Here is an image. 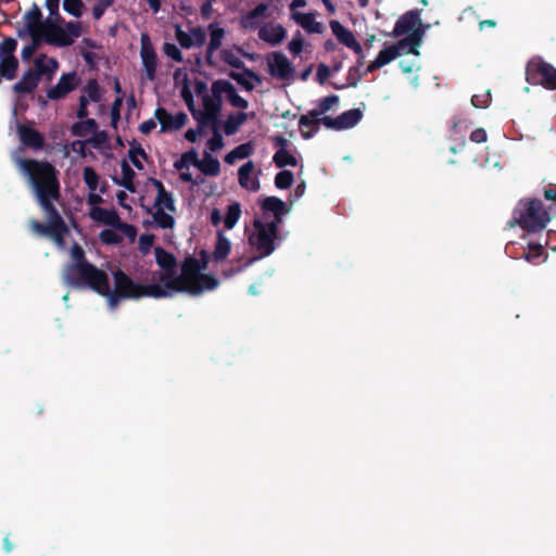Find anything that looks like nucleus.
Returning <instances> with one entry per match:
<instances>
[{
    "label": "nucleus",
    "instance_id": "63",
    "mask_svg": "<svg viewBox=\"0 0 556 556\" xmlns=\"http://www.w3.org/2000/svg\"><path fill=\"white\" fill-rule=\"evenodd\" d=\"M71 147L74 152H77V153L84 155L85 142L77 140V141H74Z\"/></svg>",
    "mask_w": 556,
    "mask_h": 556
},
{
    "label": "nucleus",
    "instance_id": "33",
    "mask_svg": "<svg viewBox=\"0 0 556 556\" xmlns=\"http://www.w3.org/2000/svg\"><path fill=\"white\" fill-rule=\"evenodd\" d=\"M330 28L340 43L348 47L355 39L353 33L344 27L339 21H330Z\"/></svg>",
    "mask_w": 556,
    "mask_h": 556
},
{
    "label": "nucleus",
    "instance_id": "29",
    "mask_svg": "<svg viewBox=\"0 0 556 556\" xmlns=\"http://www.w3.org/2000/svg\"><path fill=\"white\" fill-rule=\"evenodd\" d=\"M245 56H248V54L238 47H231L222 51L223 60L236 68H239L243 64Z\"/></svg>",
    "mask_w": 556,
    "mask_h": 556
},
{
    "label": "nucleus",
    "instance_id": "61",
    "mask_svg": "<svg viewBox=\"0 0 556 556\" xmlns=\"http://www.w3.org/2000/svg\"><path fill=\"white\" fill-rule=\"evenodd\" d=\"M202 135V130L201 129H189L185 137L188 141L190 142H195L200 136Z\"/></svg>",
    "mask_w": 556,
    "mask_h": 556
},
{
    "label": "nucleus",
    "instance_id": "41",
    "mask_svg": "<svg viewBox=\"0 0 556 556\" xmlns=\"http://www.w3.org/2000/svg\"><path fill=\"white\" fill-rule=\"evenodd\" d=\"M241 216V206L239 203H232L228 206L224 224L227 229H232Z\"/></svg>",
    "mask_w": 556,
    "mask_h": 556
},
{
    "label": "nucleus",
    "instance_id": "20",
    "mask_svg": "<svg viewBox=\"0 0 556 556\" xmlns=\"http://www.w3.org/2000/svg\"><path fill=\"white\" fill-rule=\"evenodd\" d=\"M239 184L242 188L250 191H257L260 189V182L252 162H247L239 168Z\"/></svg>",
    "mask_w": 556,
    "mask_h": 556
},
{
    "label": "nucleus",
    "instance_id": "46",
    "mask_svg": "<svg viewBox=\"0 0 556 556\" xmlns=\"http://www.w3.org/2000/svg\"><path fill=\"white\" fill-rule=\"evenodd\" d=\"M294 67L291 62L280 53V80L290 79L293 77Z\"/></svg>",
    "mask_w": 556,
    "mask_h": 556
},
{
    "label": "nucleus",
    "instance_id": "45",
    "mask_svg": "<svg viewBox=\"0 0 556 556\" xmlns=\"http://www.w3.org/2000/svg\"><path fill=\"white\" fill-rule=\"evenodd\" d=\"M64 10L75 17H79L83 14V2L81 0H64Z\"/></svg>",
    "mask_w": 556,
    "mask_h": 556
},
{
    "label": "nucleus",
    "instance_id": "22",
    "mask_svg": "<svg viewBox=\"0 0 556 556\" xmlns=\"http://www.w3.org/2000/svg\"><path fill=\"white\" fill-rule=\"evenodd\" d=\"M429 27H430V25H426V26H424L421 28L418 27L416 30L410 31L409 34H406L407 37L399 40L396 42L397 46L400 47V49L402 51L404 49H406L407 47H409L407 53H412V54L418 55L419 54L418 47L421 45L422 36H424L426 29H428Z\"/></svg>",
    "mask_w": 556,
    "mask_h": 556
},
{
    "label": "nucleus",
    "instance_id": "14",
    "mask_svg": "<svg viewBox=\"0 0 556 556\" xmlns=\"http://www.w3.org/2000/svg\"><path fill=\"white\" fill-rule=\"evenodd\" d=\"M140 42V58L143 75L148 80H153L157 70L156 53L147 34L141 35Z\"/></svg>",
    "mask_w": 556,
    "mask_h": 556
},
{
    "label": "nucleus",
    "instance_id": "38",
    "mask_svg": "<svg viewBox=\"0 0 556 556\" xmlns=\"http://www.w3.org/2000/svg\"><path fill=\"white\" fill-rule=\"evenodd\" d=\"M299 162L294 154L288 151V141L280 136V168L286 166H298Z\"/></svg>",
    "mask_w": 556,
    "mask_h": 556
},
{
    "label": "nucleus",
    "instance_id": "49",
    "mask_svg": "<svg viewBox=\"0 0 556 556\" xmlns=\"http://www.w3.org/2000/svg\"><path fill=\"white\" fill-rule=\"evenodd\" d=\"M293 182V173L289 169L280 168V190L289 189Z\"/></svg>",
    "mask_w": 556,
    "mask_h": 556
},
{
    "label": "nucleus",
    "instance_id": "47",
    "mask_svg": "<svg viewBox=\"0 0 556 556\" xmlns=\"http://www.w3.org/2000/svg\"><path fill=\"white\" fill-rule=\"evenodd\" d=\"M543 254V247L540 243H529V252L525 253V257L529 262H536Z\"/></svg>",
    "mask_w": 556,
    "mask_h": 556
},
{
    "label": "nucleus",
    "instance_id": "51",
    "mask_svg": "<svg viewBox=\"0 0 556 556\" xmlns=\"http://www.w3.org/2000/svg\"><path fill=\"white\" fill-rule=\"evenodd\" d=\"M31 38V43L30 45H27L25 46L23 49H22V52H21V55H22V59L24 61H27L31 58V55L34 54V52L37 50L39 43L42 41V40H35V37L34 36H29Z\"/></svg>",
    "mask_w": 556,
    "mask_h": 556
},
{
    "label": "nucleus",
    "instance_id": "58",
    "mask_svg": "<svg viewBox=\"0 0 556 556\" xmlns=\"http://www.w3.org/2000/svg\"><path fill=\"white\" fill-rule=\"evenodd\" d=\"M190 165H185L184 167L177 166V161L175 162V168L179 172V176L184 181H192V176L189 172Z\"/></svg>",
    "mask_w": 556,
    "mask_h": 556
},
{
    "label": "nucleus",
    "instance_id": "53",
    "mask_svg": "<svg viewBox=\"0 0 556 556\" xmlns=\"http://www.w3.org/2000/svg\"><path fill=\"white\" fill-rule=\"evenodd\" d=\"M224 147L223 137L219 134H215L208 141H207V152H215L220 150Z\"/></svg>",
    "mask_w": 556,
    "mask_h": 556
},
{
    "label": "nucleus",
    "instance_id": "15",
    "mask_svg": "<svg viewBox=\"0 0 556 556\" xmlns=\"http://www.w3.org/2000/svg\"><path fill=\"white\" fill-rule=\"evenodd\" d=\"M80 83L75 72L63 74L58 83L47 90V97L50 100H59L75 90Z\"/></svg>",
    "mask_w": 556,
    "mask_h": 556
},
{
    "label": "nucleus",
    "instance_id": "50",
    "mask_svg": "<svg viewBox=\"0 0 556 556\" xmlns=\"http://www.w3.org/2000/svg\"><path fill=\"white\" fill-rule=\"evenodd\" d=\"M317 123L319 124V126L324 125L328 129L340 130L338 116L334 118L326 115L317 116Z\"/></svg>",
    "mask_w": 556,
    "mask_h": 556
},
{
    "label": "nucleus",
    "instance_id": "64",
    "mask_svg": "<svg viewBox=\"0 0 556 556\" xmlns=\"http://www.w3.org/2000/svg\"><path fill=\"white\" fill-rule=\"evenodd\" d=\"M348 48L352 49L358 55L363 54V48L356 39H354L352 43L348 46Z\"/></svg>",
    "mask_w": 556,
    "mask_h": 556
},
{
    "label": "nucleus",
    "instance_id": "54",
    "mask_svg": "<svg viewBox=\"0 0 556 556\" xmlns=\"http://www.w3.org/2000/svg\"><path fill=\"white\" fill-rule=\"evenodd\" d=\"M164 52L168 58H172L175 61L182 60L180 50L174 43H165Z\"/></svg>",
    "mask_w": 556,
    "mask_h": 556
},
{
    "label": "nucleus",
    "instance_id": "60",
    "mask_svg": "<svg viewBox=\"0 0 556 556\" xmlns=\"http://www.w3.org/2000/svg\"><path fill=\"white\" fill-rule=\"evenodd\" d=\"M116 199H117V202L121 206H123L124 208L126 210H131V205L130 203L127 202V193L126 191H119L117 194H116Z\"/></svg>",
    "mask_w": 556,
    "mask_h": 556
},
{
    "label": "nucleus",
    "instance_id": "37",
    "mask_svg": "<svg viewBox=\"0 0 556 556\" xmlns=\"http://www.w3.org/2000/svg\"><path fill=\"white\" fill-rule=\"evenodd\" d=\"M253 151V147L251 143H242L231 150L225 157V162L228 164H233L239 160H243L248 157Z\"/></svg>",
    "mask_w": 556,
    "mask_h": 556
},
{
    "label": "nucleus",
    "instance_id": "8",
    "mask_svg": "<svg viewBox=\"0 0 556 556\" xmlns=\"http://www.w3.org/2000/svg\"><path fill=\"white\" fill-rule=\"evenodd\" d=\"M58 70L59 62L55 59L39 54L35 58L33 67L23 74L13 89L18 93H29L38 86L41 78L50 80Z\"/></svg>",
    "mask_w": 556,
    "mask_h": 556
},
{
    "label": "nucleus",
    "instance_id": "28",
    "mask_svg": "<svg viewBox=\"0 0 556 556\" xmlns=\"http://www.w3.org/2000/svg\"><path fill=\"white\" fill-rule=\"evenodd\" d=\"M134 177V170L129 167L128 162L124 160L121 164V174L116 175L114 177V180L116 181V184L124 186L127 190L132 192L135 190Z\"/></svg>",
    "mask_w": 556,
    "mask_h": 556
},
{
    "label": "nucleus",
    "instance_id": "40",
    "mask_svg": "<svg viewBox=\"0 0 556 556\" xmlns=\"http://www.w3.org/2000/svg\"><path fill=\"white\" fill-rule=\"evenodd\" d=\"M364 74L361 73L358 66L350 67L346 76V83L344 85L332 84L333 88L337 90L343 89L345 87H356L357 84L362 80Z\"/></svg>",
    "mask_w": 556,
    "mask_h": 556
},
{
    "label": "nucleus",
    "instance_id": "25",
    "mask_svg": "<svg viewBox=\"0 0 556 556\" xmlns=\"http://www.w3.org/2000/svg\"><path fill=\"white\" fill-rule=\"evenodd\" d=\"M292 18L301 25L306 31L313 34H320L323 31V25L315 21L313 13H301L292 12Z\"/></svg>",
    "mask_w": 556,
    "mask_h": 556
},
{
    "label": "nucleus",
    "instance_id": "52",
    "mask_svg": "<svg viewBox=\"0 0 556 556\" xmlns=\"http://www.w3.org/2000/svg\"><path fill=\"white\" fill-rule=\"evenodd\" d=\"M103 191V188L89 190L88 204L90 207L99 206V204L102 202Z\"/></svg>",
    "mask_w": 556,
    "mask_h": 556
},
{
    "label": "nucleus",
    "instance_id": "36",
    "mask_svg": "<svg viewBox=\"0 0 556 556\" xmlns=\"http://www.w3.org/2000/svg\"><path fill=\"white\" fill-rule=\"evenodd\" d=\"M96 130L97 124L92 118L83 119L72 126V132L77 137H87L93 135Z\"/></svg>",
    "mask_w": 556,
    "mask_h": 556
},
{
    "label": "nucleus",
    "instance_id": "42",
    "mask_svg": "<svg viewBox=\"0 0 556 556\" xmlns=\"http://www.w3.org/2000/svg\"><path fill=\"white\" fill-rule=\"evenodd\" d=\"M90 143L99 149L100 151H102L104 154H109L108 153V149H109V137L106 136L105 132L103 131H100V132H94L92 135V138L90 139Z\"/></svg>",
    "mask_w": 556,
    "mask_h": 556
},
{
    "label": "nucleus",
    "instance_id": "19",
    "mask_svg": "<svg viewBox=\"0 0 556 556\" xmlns=\"http://www.w3.org/2000/svg\"><path fill=\"white\" fill-rule=\"evenodd\" d=\"M100 99V90L99 86L96 81H89L87 86L83 90V94L80 96V104L77 112V116L79 118L87 117L88 110L87 105L91 102H97Z\"/></svg>",
    "mask_w": 556,
    "mask_h": 556
},
{
    "label": "nucleus",
    "instance_id": "4",
    "mask_svg": "<svg viewBox=\"0 0 556 556\" xmlns=\"http://www.w3.org/2000/svg\"><path fill=\"white\" fill-rule=\"evenodd\" d=\"M58 21V16H50L42 22L40 10L34 7L25 14L24 28L18 30V35L23 37L27 34L34 36L35 40H42L59 47L72 45L81 34L80 24L70 22L62 27Z\"/></svg>",
    "mask_w": 556,
    "mask_h": 556
},
{
    "label": "nucleus",
    "instance_id": "43",
    "mask_svg": "<svg viewBox=\"0 0 556 556\" xmlns=\"http://www.w3.org/2000/svg\"><path fill=\"white\" fill-rule=\"evenodd\" d=\"M233 78L249 90L253 89L255 85L260 83L258 78L250 72L236 74Z\"/></svg>",
    "mask_w": 556,
    "mask_h": 556
},
{
    "label": "nucleus",
    "instance_id": "32",
    "mask_svg": "<svg viewBox=\"0 0 556 556\" xmlns=\"http://www.w3.org/2000/svg\"><path fill=\"white\" fill-rule=\"evenodd\" d=\"M210 31V42H208V54H213L214 51L218 50L223 43L225 38V29L218 26L217 24H212L208 27Z\"/></svg>",
    "mask_w": 556,
    "mask_h": 556
},
{
    "label": "nucleus",
    "instance_id": "57",
    "mask_svg": "<svg viewBox=\"0 0 556 556\" xmlns=\"http://www.w3.org/2000/svg\"><path fill=\"white\" fill-rule=\"evenodd\" d=\"M470 140L476 143H482L488 140V135L484 128H477L470 134Z\"/></svg>",
    "mask_w": 556,
    "mask_h": 556
},
{
    "label": "nucleus",
    "instance_id": "55",
    "mask_svg": "<svg viewBox=\"0 0 556 556\" xmlns=\"http://www.w3.org/2000/svg\"><path fill=\"white\" fill-rule=\"evenodd\" d=\"M303 39L302 37L295 36L292 38V40L289 42V50L293 55H299L303 50Z\"/></svg>",
    "mask_w": 556,
    "mask_h": 556
},
{
    "label": "nucleus",
    "instance_id": "62",
    "mask_svg": "<svg viewBox=\"0 0 556 556\" xmlns=\"http://www.w3.org/2000/svg\"><path fill=\"white\" fill-rule=\"evenodd\" d=\"M471 103L475 108H486L488 106L486 99H482V97L477 96V94L472 96Z\"/></svg>",
    "mask_w": 556,
    "mask_h": 556
},
{
    "label": "nucleus",
    "instance_id": "34",
    "mask_svg": "<svg viewBox=\"0 0 556 556\" xmlns=\"http://www.w3.org/2000/svg\"><path fill=\"white\" fill-rule=\"evenodd\" d=\"M18 136H20L21 141L24 144L30 146L33 148L41 147V143H42L41 136L37 131H35L30 128H27L25 126H18Z\"/></svg>",
    "mask_w": 556,
    "mask_h": 556
},
{
    "label": "nucleus",
    "instance_id": "30",
    "mask_svg": "<svg viewBox=\"0 0 556 556\" xmlns=\"http://www.w3.org/2000/svg\"><path fill=\"white\" fill-rule=\"evenodd\" d=\"M402 53V50L397 46V43L391 45L384 49H382L376 59L374 60L376 62L375 65H378L380 67L389 64L393 60H395L397 56H400Z\"/></svg>",
    "mask_w": 556,
    "mask_h": 556
},
{
    "label": "nucleus",
    "instance_id": "44",
    "mask_svg": "<svg viewBox=\"0 0 556 556\" xmlns=\"http://www.w3.org/2000/svg\"><path fill=\"white\" fill-rule=\"evenodd\" d=\"M84 180L89 190L102 188L99 182V176L91 167H85Z\"/></svg>",
    "mask_w": 556,
    "mask_h": 556
},
{
    "label": "nucleus",
    "instance_id": "48",
    "mask_svg": "<svg viewBox=\"0 0 556 556\" xmlns=\"http://www.w3.org/2000/svg\"><path fill=\"white\" fill-rule=\"evenodd\" d=\"M330 75L331 70L328 65H326L325 63L318 64L315 79L319 85H325Z\"/></svg>",
    "mask_w": 556,
    "mask_h": 556
},
{
    "label": "nucleus",
    "instance_id": "13",
    "mask_svg": "<svg viewBox=\"0 0 556 556\" xmlns=\"http://www.w3.org/2000/svg\"><path fill=\"white\" fill-rule=\"evenodd\" d=\"M137 237V229L122 220L103 229L99 238L103 243L116 244L122 242L124 239H128L129 242H134Z\"/></svg>",
    "mask_w": 556,
    "mask_h": 556
},
{
    "label": "nucleus",
    "instance_id": "21",
    "mask_svg": "<svg viewBox=\"0 0 556 556\" xmlns=\"http://www.w3.org/2000/svg\"><path fill=\"white\" fill-rule=\"evenodd\" d=\"M89 217L98 224L105 225L108 227L121 222L119 216L113 208H103L100 206L90 207L88 212Z\"/></svg>",
    "mask_w": 556,
    "mask_h": 556
},
{
    "label": "nucleus",
    "instance_id": "9",
    "mask_svg": "<svg viewBox=\"0 0 556 556\" xmlns=\"http://www.w3.org/2000/svg\"><path fill=\"white\" fill-rule=\"evenodd\" d=\"M526 80L533 86L556 90V68L540 56L532 58L526 66Z\"/></svg>",
    "mask_w": 556,
    "mask_h": 556
},
{
    "label": "nucleus",
    "instance_id": "24",
    "mask_svg": "<svg viewBox=\"0 0 556 556\" xmlns=\"http://www.w3.org/2000/svg\"><path fill=\"white\" fill-rule=\"evenodd\" d=\"M293 126L301 131L304 139L314 137L319 130L317 117L311 116V111L307 114L301 115Z\"/></svg>",
    "mask_w": 556,
    "mask_h": 556
},
{
    "label": "nucleus",
    "instance_id": "1",
    "mask_svg": "<svg viewBox=\"0 0 556 556\" xmlns=\"http://www.w3.org/2000/svg\"><path fill=\"white\" fill-rule=\"evenodd\" d=\"M71 256L73 264L64 269V281L73 287L92 289L106 299L111 308L122 300L142 296L168 298L179 292L200 295L219 286V280L214 275L205 273L206 263H200L195 258H187L180 275L175 276V258L162 249L155 250L156 262L161 267L157 281L146 286L135 283L121 270L113 273V282H111L103 270L83 260L84 252L78 244L72 247Z\"/></svg>",
    "mask_w": 556,
    "mask_h": 556
},
{
    "label": "nucleus",
    "instance_id": "18",
    "mask_svg": "<svg viewBox=\"0 0 556 556\" xmlns=\"http://www.w3.org/2000/svg\"><path fill=\"white\" fill-rule=\"evenodd\" d=\"M154 117L161 125L162 131H170L181 128L187 123V115L185 113L169 114L164 109H157Z\"/></svg>",
    "mask_w": 556,
    "mask_h": 556
},
{
    "label": "nucleus",
    "instance_id": "23",
    "mask_svg": "<svg viewBox=\"0 0 556 556\" xmlns=\"http://www.w3.org/2000/svg\"><path fill=\"white\" fill-rule=\"evenodd\" d=\"M303 165H300L298 177L301 178L303 174ZM306 189V184L304 179H300V182L296 185L293 192H290L289 198L287 201H282L280 199V218L288 214L292 207V205L304 194Z\"/></svg>",
    "mask_w": 556,
    "mask_h": 556
},
{
    "label": "nucleus",
    "instance_id": "3",
    "mask_svg": "<svg viewBox=\"0 0 556 556\" xmlns=\"http://www.w3.org/2000/svg\"><path fill=\"white\" fill-rule=\"evenodd\" d=\"M15 162L22 174L28 179L39 204L46 213L47 226L38 222H31V229L38 235L51 238L58 247L62 248L68 229L52 206V201L56 200L59 195V184L54 168L48 163L18 157H15Z\"/></svg>",
    "mask_w": 556,
    "mask_h": 556
},
{
    "label": "nucleus",
    "instance_id": "11",
    "mask_svg": "<svg viewBox=\"0 0 556 556\" xmlns=\"http://www.w3.org/2000/svg\"><path fill=\"white\" fill-rule=\"evenodd\" d=\"M185 165H194L204 175L216 176L219 173L220 164L217 159L213 157L210 152H205L203 157L199 160L198 152L190 150L177 160V166L184 167Z\"/></svg>",
    "mask_w": 556,
    "mask_h": 556
},
{
    "label": "nucleus",
    "instance_id": "39",
    "mask_svg": "<svg viewBox=\"0 0 556 556\" xmlns=\"http://www.w3.org/2000/svg\"><path fill=\"white\" fill-rule=\"evenodd\" d=\"M247 114L245 113H237L230 115L224 126V130L227 135H232L237 131V129L245 122Z\"/></svg>",
    "mask_w": 556,
    "mask_h": 556
},
{
    "label": "nucleus",
    "instance_id": "16",
    "mask_svg": "<svg viewBox=\"0 0 556 556\" xmlns=\"http://www.w3.org/2000/svg\"><path fill=\"white\" fill-rule=\"evenodd\" d=\"M425 25L420 18V11L415 9L404 13L396 22L393 28V36H402L416 30Z\"/></svg>",
    "mask_w": 556,
    "mask_h": 556
},
{
    "label": "nucleus",
    "instance_id": "26",
    "mask_svg": "<svg viewBox=\"0 0 556 556\" xmlns=\"http://www.w3.org/2000/svg\"><path fill=\"white\" fill-rule=\"evenodd\" d=\"M231 249V242L230 240L220 231L217 233V240L212 253L213 260L216 262L224 261Z\"/></svg>",
    "mask_w": 556,
    "mask_h": 556
},
{
    "label": "nucleus",
    "instance_id": "27",
    "mask_svg": "<svg viewBox=\"0 0 556 556\" xmlns=\"http://www.w3.org/2000/svg\"><path fill=\"white\" fill-rule=\"evenodd\" d=\"M363 117V112L359 109H351L338 116L340 130L349 129L358 124Z\"/></svg>",
    "mask_w": 556,
    "mask_h": 556
},
{
    "label": "nucleus",
    "instance_id": "35",
    "mask_svg": "<svg viewBox=\"0 0 556 556\" xmlns=\"http://www.w3.org/2000/svg\"><path fill=\"white\" fill-rule=\"evenodd\" d=\"M339 97L337 94H330L319 100L317 108L311 110V116L317 117L321 116L332 108L339 104Z\"/></svg>",
    "mask_w": 556,
    "mask_h": 556
},
{
    "label": "nucleus",
    "instance_id": "6",
    "mask_svg": "<svg viewBox=\"0 0 556 556\" xmlns=\"http://www.w3.org/2000/svg\"><path fill=\"white\" fill-rule=\"evenodd\" d=\"M141 205L152 216V224L159 228H173L175 224V203L170 193L156 179H148L144 184Z\"/></svg>",
    "mask_w": 556,
    "mask_h": 556
},
{
    "label": "nucleus",
    "instance_id": "31",
    "mask_svg": "<svg viewBox=\"0 0 556 556\" xmlns=\"http://www.w3.org/2000/svg\"><path fill=\"white\" fill-rule=\"evenodd\" d=\"M129 162L139 170H143L148 156L141 146L132 143L128 150Z\"/></svg>",
    "mask_w": 556,
    "mask_h": 556
},
{
    "label": "nucleus",
    "instance_id": "10",
    "mask_svg": "<svg viewBox=\"0 0 556 556\" xmlns=\"http://www.w3.org/2000/svg\"><path fill=\"white\" fill-rule=\"evenodd\" d=\"M268 17V7L261 4L244 15L241 20V24L247 29L260 27L261 39L274 45L278 42V30L274 25L268 26L264 24Z\"/></svg>",
    "mask_w": 556,
    "mask_h": 556
},
{
    "label": "nucleus",
    "instance_id": "2",
    "mask_svg": "<svg viewBox=\"0 0 556 556\" xmlns=\"http://www.w3.org/2000/svg\"><path fill=\"white\" fill-rule=\"evenodd\" d=\"M195 76L193 71L180 68L175 72L174 81L175 88L179 91L189 110L201 123L212 121L217 116L222 105V97H225L235 108H248V101L237 93L230 83L217 80L208 91L206 84L198 80Z\"/></svg>",
    "mask_w": 556,
    "mask_h": 556
},
{
    "label": "nucleus",
    "instance_id": "12",
    "mask_svg": "<svg viewBox=\"0 0 556 556\" xmlns=\"http://www.w3.org/2000/svg\"><path fill=\"white\" fill-rule=\"evenodd\" d=\"M16 41L13 38H5L0 46V79H13L15 77L18 62L14 56Z\"/></svg>",
    "mask_w": 556,
    "mask_h": 556
},
{
    "label": "nucleus",
    "instance_id": "5",
    "mask_svg": "<svg viewBox=\"0 0 556 556\" xmlns=\"http://www.w3.org/2000/svg\"><path fill=\"white\" fill-rule=\"evenodd\" d=\"M278 222V199L265 198L261 203V213L254 220V231L250 236V244L260 257L269 255L275 249Z\"/></svg>",
    "mask_w": 556,
    "mask_h": 556
},
{
    "label": "nucleus",
    "instance_id": "7",
    "mask_svg": "<svg viewBox=\"0 0 556 556\" xmlns=\"http://www.w3.org/2000/svg\"><path fill=\"white\" fill-rule=\"evenodd\" d=\"M514 220L523 230L540 232L545 229L551 216L540 199H521L514 210Z\"/></svg>",
    "mask_w": 556,
    "mask_h": 556
},
{
    "label": "nucleus",
    "instance_id": "17",
    "mask_svg": "<svg viewBox=\"0 0 556 556\" xmlns=\"http://www.w3.org/2000/svg\"><path fill=\"white\" fill-rule=\"evenodd\" d=\"M175 36L184 48L199 47L205 41V33L199 27H191L188 28V30H184L180 26H176Z\"/></svg>",
    "mask_w": 556,
    "mask_h": 556
},
{
    "label": "nucleus",
    "instance_id": "56",
    "mask_svg": "<svg viewBox=\"0 0 556 556\" xmlns=\"http://www.w3.org/2000/svg\"><path fill=\"white\" fill-rule=\"evenodd\" d=\"M153 241H154V237L152 235H142L139 238L140 251L143 253H147L151 249Z\"/></svg>",
    "mask_w": 556,
    "mask_h": 556
},
{
    "label": "nucleus",
    "instance_id": "59",
    "mask_svg": "<svg viewBox=\"0 0 556 556\" xmlns=\"http://www.w3.org/2000/svg\"><path fill=\"white\" fill-rule=\"evenodd\" d=\"M156 123H159L156 121V118L155 119H149V121H146V122L141 123V125H140L141 132L142 134L151 132L156 127Z\"/></svg>",
    "mask_w": 556,
    "mask_h": 556
}]
</instances>
